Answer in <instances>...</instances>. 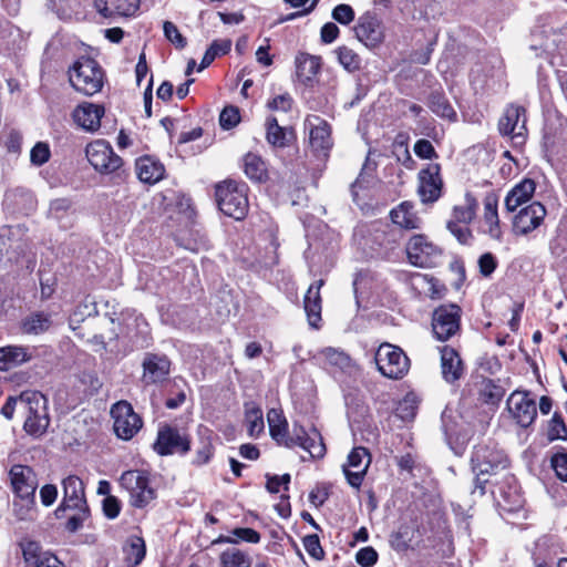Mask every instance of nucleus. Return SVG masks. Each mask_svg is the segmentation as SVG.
Masks as SVG:
<instances>
[{
	"mask_svg": "<svg viewBox=\"0 0 567 567\" xmlns=\"http://www.w3.org/2000/svg\"><path fill=\"white\" fill-rule=\"evenodd\" d=\"M470 463L474 475L472 494L483 496L495 481L493 478L507 470L509 462L504 451L495 443L483 442L474 446Z\"/></svg>",
	"mask_w": 567,
	"mask_h": 567,
	"instance_id": "obj_1",
	"label": "nucleus"
},
{
	"mask_svg": "<svg viewBox=\"0 0 567 567\" xmlns=\"http://www.w3.org/2000/svg\"><path fill=\"white\" fill-rule=\"evenodd\" d=\"M216 202L220 212L236 220L246 217L249 208L247 186L235 181H225L216 186Z\"/></svg>",
	"mask_w": 567,
	"mask_h": 567,
	"instance_id": "obj_2",
	"label": "nucleus"
},
{
	"mask_svg": "<svg viewBox=\"0 0 567 567\" xmlns=\"http://www.w3.org/2000/svg\"><path fill=\"white\" fill-rule=\"evenodd\" d=\"M71 85L85 95L100 92L104 83V72L91 58L79 59L69 71Z\"/></svg>",
	"mask_w": 567,
	"mask_h": 567,
	"instance_id": "obj_3",
	"label": "nucleus"
},
{
	"mask_svg": "<svg viewBox=\"0 0 567 567\" xmlns=\"http://www.w3.org/2000/svg\"><path fill=\"white\" fill-rule=\"evenodd\" d=\"M120 484L130 494V504L135 508H144L153 502L157 494L152 487L150 476L144 471L131 470L120 477Z\"/></svg>",
	"mask_w": 567,
	"mask_h": 567,
	"instance_id": "obj_4",
	"label": "nucleus"
},
{
	"mask_svg": "<svg viewBox=\"0 0 567 567\" xmlns=\"http://www.w3.org/2000/svg\"><path fill=\"white\" fill-rule=\"evenodd\" d=\"M375 363L382 375L401 379L410 369V360L403 350L390 343L381 344L375 352Z\"/></svg>",
	"mask_w": 567,
	"mask_h": 567,
	"instance_id": "obj_5",
	"label": "nucleus"
},
{
	"mask_svg": "<svg viewBox=\"0 0 567 567\" xmlns=\"http://www.w3.org/2000/svg\"><path fill=\"white\" fill-rule=\"evenodd\" d=\"M406 255L411 265L420 268H432L440 265L442 249L424 235H414L406 244Z\"/></svg>",
	"mask_w": 567,
	"mask_h": 567,
	"instance_id": "obj_6",
	"label": "nucleus"
},
{
	"mask_svg": "<svg viewBox=\"0 0 567 567\" xmlns=\"http://www.w3.org/2000/svg\"><path fill=\"white\" fill-rule=\"evenodd\" d=\"M85 155L93 168L101 174L116 173L123 166V159L104 140L90 143L85 148Z\"/></svg>",
	"mask_w": 567,
	"mask_h": 567,
	"instance_id": "obj_7",
	"label": "nucleus"
},
{
	"mask_svg": "<svg viewBox=\"0 0 567 567\" xmlns=\"http://www.w3.org/2000/svg\"><path fill=\"white\" fill-rule=\"evenodd\" d=\"M462 309L455 303L437 307L432 316V330L435 338L446 341L460 331Z\"/></svg>",
	"mask_w": 567,
	"mask_h": 567,
	"instance_id": "obj_8",
	"label": "nucleus"
},
{
	"mask_svg": "<svg viewBox=\"0 0 567 567\" xmlns=\"http://www.w3.org/2000/svg\"><path fill=\"white\" fill-rule=\"evenodd\" d=\"M111 415L114 420V432L122 440H131L142 429L141 416L126 401L115 403L111 409Z\"/></svg>",
	"mask_w": 567,
	"mask_h": 567,
	"instance_id": "obj_9",
	"label": "nucleus"
},
{
	"mask_svg": "<svg viewBox=\"0 0 567 567\" xmlns=\"http://www.w3.org/2000/svg\"><path fill=\"white\" fill-rule=\"evenodd\" d=\"M154 450L159 455L186 454L190 450V441L178 429L165 425L158 430Z\"/></svg>",
	"mask_w": 567,
	"mask_h": 567,
	"instance_id": "obj_10",
	"label": "nucleus"
},
{
	"mask_svg": "<svg viewBox=\"0 0 567 567\" xmlns=\"http://www.w3.org/2000/svg\"><path fill=\"white\" fill-rule=\"evenodd\" d=\"M300 446L310 454L312 458H321L326 454L323 439L317 429L307 432L303 426L293 424L291 439L288 440L286 447Z\"/></svg>",
	"mask_w": 567,
	"mask_h": 567,
	"instance_id": "obj_11",
	"label": "nucleus"
},
{
	"mask_svg": "<svg viewBox=\"0 0 567 567\" xmlns=\"http://www.w3.org/2000/svg\"><path fill=\"white\" fill-rule=\"evenodd\" d=\"M357 39L369 48L378 47L384 39L381 20L373 12L361 14L353 28Z\"/></svg>",
	"mask_w": 567,
	"mask_h": 567,
	"instance_id": "obj_12",
	"label": "nucleus"
},
{
	"mask_svg": "<svg viewBox=\"0 0 567 567\" xmlns=\"http://www.w3.org/2000/svg\"><path fill=\"white\" fill-rule=\"evenodd\" d=\"M440 171L439 164H427L420 171L417 193L422 203H434L440 198L443 187Z\"/></svg>",
	"mask_w": 567,
	"mask_h": 567,
	"instance_id": "obj_13",
	"label": "nucleus"
},
{
	"mask_svg": "<svg viewBox=\"0 0 567 567\" xmlns=\"http://www.w3.org/2000/svg\"><path fill=\"white\" fill-rule=\"evenodd\" d=\"M370 454L365 447H354L349 456L348 464L342 466L344 476L350 486L359 488L370 465Z\"/></svg>",
	"mask_w": 567,
	"mask_h": 567,
	"instance_id": "obj_14",
	"label": "nucleus"
},
{
	"mask_svg": "<svg viewBox=\"0 0 567 567\" xmlns=\"http://www.w3.org/2000/svg\"><path fill=\"white\" fill-rule=\"evenodd\" d=\"M547 210L539 202H533L522 208L513 220V229L517 235H527L538 228L546 217Z\"/></svg>",
	"mask_w": 567,
	"mask_h": 567,
	"instance_id": "obj_15",
	"label": "nucleus"
},
{
	"mask_svg": "<svg viewBox=\"0 0 567 567\" xmlns=\"http://www.w3.org/2000/svg\"><path fill=\"white\" fill-rule=\"evenodd\" d=\"M37 400L31 409V413L24 419L23 430L27 434L39 439L45 434L50 425L48 413V399L40 392L35 395Z\"/></svg>",
	"mask_w": 567,
	"mask_h": 567,
	"instance_id": "obj_16",
	"label": "nucleus"
},
{
	"mask_svg": "<svg viewBox=\"0 0 567 567\" xmlns=\"http://www.w3.org/2000/svg\"><path fill=\"white\" fill-rule=\"evenodd\" d=\"M309 142L312 151L318 156H327L332 147L330 125L318 116L308 117Z\"/></svg>",
	"mask_w": 567,
	"mask_h": 567,
	"instance_id": "obj_17",
	"label": "nucleus"
},
{
	"mask_svg": "<svg viewBox=\"0 0 567 567\" xmlns=\"http://www.w3.org/2000/svg\"><path fill=\"white\" fill-rule=\"evenodd\" d=\"M13 492L22 499H33L37 489V477L27 465L16 464L9 472Z\"/></svg>",
	"mask_w": 567,
	"mask_h": 567,
	"instance_id": "obj_18",
	"label": "nucleus"
},
{
	"mask_svg": "<svg viewBox=\"0 0 567 567\" xmlns=\"http://www.w3.org/2000/svg\"><path fill=\"white\" fill-rule=\"evenodd\" d=\"M507 406L513 417L522 427H528L537 415L535 401L523 392L512 393L507 401Z\"/></svg>",
	"mask_w": 567,
	"mask_h": 567,
	"instance_id": "obj_19",
	"label": "nucleus"
},
{
	"mask_svg": "<svg viewBox=\"0 0 567 567\" xmlns=\"http://www.w3.org/2000/svg\"><path fill=\"white\" fill-rule=\"evenodd\" d=\"M525 124V109L518 105H509L498 121V131L504 136L524 140Z\"/></svg>",
	"mask_w": 567,
	"mask_h": 567,
	"instance_id": "obj_20",
	"label": "nucleus"
},
{
	"mask_svg": "<svg viewBox=\"0 0 567 567\" xmlns=\"http://www.w3.org/2000/svg\"><path fill=\"white\" fill-rule=\"evenodd\" d=\"M63 501L55 513L64 512L68 508H84L86 504L84 484L76 475H69L62 481Z\"/></svg>",
	"mask_w": 567,
	"mask_h": 567,
	"instance_id": "obj_21",
	"label": "nucleus"
},
{
	"mask_svg": "<svg viewBox=\"0 0 567 567\" xmlns=\"http://www.w3.org/2000/svg\"><path fill=\"white\" fill-rule=\"evenodd\" d=\"M142 365V380L147 385L166 381L171 372V361L166 355L146 353Z\"/></svg>",
	"mask_w": 567,
	"mask_h": 567,
	"instance_id": "obj_22",
	"label": "nucleus"
},
{
	"mask_svg": "<svg viewBox=\"0 0 567 567\" xmlns=\"http://www.w3.org/2000/svg\"><path fill=\"white\" fill-rule=\"evenodd\" d=\"M104 113L103 105L84 102L74 109L72 117L84 131L96 132L101 126V118Z\"/></svg>",
	"mask_w": 567,
	"mask_h": 567,
	"instance_id": "obj_23",
	"label": "nucleus"
},
{
	"mask_svg": "<svg viewBox=\"0 0 567 567\" xmlns=\"http://www.w3.org/2000/svg\"><path fill=\"white\" fill-rule=\"evenodd\" d=\"M441 352V370L443 379L449 383L460 380L465 371L460 353L452 347L444 346Z\"/></svg>",
	"mask_w": 567,
	"mask_h": 567,
	"instance_id": "obj_24",
	"label": "nucleus"
},
{
	"mask_svg": "<svg viewBox=\"0 0 567 567\" xmlns=\"http://www.w3.org/2000/svg\"><path fill=\"white\" fill-rule=\"evenodd\" d=\"M312 360L318 365L336 368L340 371H347L352 367L350 355L339 348H322L312 355Z\"/></svg>",
	"mask_w": 567,
	"mask_h": 567,
	"instance_id": "obj_25",
	"label": "nucleus"
},
{
	"mask_svg": "<svg viewBox=\"0 0 567 567\" xmlns=\"http://www.w3.org/2000/svg\"><path fill=\"white\" fill-rule=\"evenodd\" d=\"M22 555L31 567H62L61 561L51 553L43 551L37 542L25 543L22 546Z\"/></svg>",
	"mask_w": 567,
	"mask_h": 567,
	"instance_id": "obj_26",
	"label": "nucleus"
},
{
	"mask_svg": "<svg viewBox=\"0 0 567 567\" xmlns=\"http://www.w3.org/2000/svg\"><path fill=\"white\" fill-rule=\"evenodd\" d=\"M95 8L105 18L131 17L140 7V0H95Z\"/></svg>",
	"mask_w": 567,
	"mask_h": 567,
	"instance_id": "obj_27",
	"label": "nucleus"
},
{
	"mask_svg": "<svg viewBox=\"0 0 567 567\" xmlns=\"http://www.w3.org/2000/svg\"><path fill=\"white\" fill-rule=\"evenodd\" d=\"M296 76L303 84H310L321 69V58L300 52L296 55Z\"/></svg>",
	"mask_w": 567,
	"mask_h": 567,
	"instance_id": "obj_28",
	"label": "nucleus"
},
{
	"mask_svg": "<svg viewBox=\"0 0 567 567\" xmlns=\"http://www.w3.org/2000/svg\"><path fill=\"white\" fill-rule=\"evenodd\" d=\"M536 184L530 178H525L516 184L505 197V207L508 212H515L520 205L527 203L534 195Z\"/></svg>",
	"mask_w": 567,
	"mask_h": 567,
	"instance_id": "obj_29",
	"label": "nucleus"
},
{
	"mask_svg": "<svg viewBox=\"0 0 567 567\" xmlns=\"http://www.w3.org/2000/svg\"><path fill=\"white\" fill-rule=\"evenodd\" d=\"M491 486L497 487L498 494L503 498L504 503L508 505L511 511L522 506L523 497L514 475L506 473L503 483L495 480L489 487Z\"/></svg>",
	"mask_w": 567,
	"mask_h": 567,
	"instance_id": "obj_30",
	"label": "nucleus"
},
{
	"mask_svg": "<svg viewBox=\"0 0 567 567\" xmlns=\"http://www.w3.org/2000/svg\"><path fill=\"white\" fill-rule=\"evenodd\" d=\"M32 352L28 347L7 346L0 348V371H8L32 359Z\"/></svg>",
	"mask_w": 567,
	"mask_h": 567,
	"instance_id": "obj_31",
	"label": "nucleus"
},
{
	"mask_svg": "<svg viewBox=\"0 0 567 567\" xmlns=\"http://www.w3.org/2000/svg\"><path fill=\"white\" fill-rule=\"evenodd\" d=\"M323 286V280H318L312 284L303 300L305 311L308 317L309 324L318 328V322L321 320V296L320 289Z\"/></svg>",
	"mask_w": 567,
	"mask_h": 567,
	"instance_id": "obj_32",
	"label": "nucleus"
},
{
	"mask_svg": "<svg viewBox=\"0 0 567 567\" xmlns=\"http://www.w3.org/2000/svg\"><path fill=\"white\" fill-rule=\"evenodd\" d=\"M484 214L483 219L487 226L486 233L494 239H499L502 236L498 218V197L495 193H487L483 200Z\"/></svg>",
	"mask_w": 567,
	"mask_h": 567,
	"instance_id": "obj_33",
	"label": "nucleus"
},
{
	"mask_svg": "<svg viewBox=\"0 0 567 567\" xmlns=\"http://www.w3.org/2000/svg\"><path fill=\"white\" fill-rule=\"evenodd\" d=\"M136 172L140 181L155 184L164 177L165 167L153 157L144 156L136 161Z\"/></svg>",
	"mask_w": 567,
	"mask_h": 567,
	"instance_id": "obj_34",
	"label": "nucleus"
},
{
	"mask_svg": "<svg viewBox=\"0 0 567 567\" xmlns=\"http://www.w3.org/2000/svg\"><path fill=\"white\" fill-rule=\"evenodd\" d=\"M390 216L393 224L404 229H416L421 224V219L413 210V205L409 202H403L392 209Z\"/></svg>",
	"mask_w": 567,
	"mask_h": 567,
	"instance_id": "obj_35",
	"label": "nucleus"
},
{
	"mask_svg": "<svg viewBox=\"0 0 567 567\" xmlns=\"http://www.w3.org/2000/svg\"><path fill=\"white\" fill-rule=\"evenodd\" d=\"M267 420L271 437L278 444L287 446L288 440L291 439V432H288L287 430V420L282 416V414L279 411L275 409H271L268 412Z\"/></svg>",
	"mask_w": 567,
	"mask_h": 567,
	"instance_id": "obj_36",
	"label": "nucleus"
},
{
	"mask_svg": "<svg viewBox=\"0 0 567 567\" xmlns=\"http://www.w3.org/2000/svg\"><path fill=\"white\" fill-rule=\"evenodd\" d=\"M52 324L51 316L41 311L33 312L25 317L21 323V329L27 334H40L50 329Z\"/></svg>",
	"mask_w": 567,
	"mask_h": 567,
	"instance_id": "obj_37",
	"label": "nucleus"
},
{
	"mask_svg": "<svg viewBox=\"0 0 567 567\" xmlns=\"http://www.w3.org/2000/svg\"><path fill=\"white\" fill-rule=\"evenodd\" d=\"M427 106L433 113L443 118L454 120L456 116L453 106L442 92H432L427 99Z\"/></svg>",
	"mask_w": 567,
	"mask_h": 567,
	"instance_id": "obj_38",
	"label": "nucleus"
},
{
	"mask_svg": "<svg viewBox=\"0 0 567 567\" xmlns=\"http://www.w3.org/2000/svg\"><path fill=\"white\" fill-rule=\"evenodd\" d=\"M244 172L248 178L258 183L267 177L266 164L258 155L251 153L244 157Z\"/></svg>",
	"mask_w": 567,
	"mask_h": 567,
	"instance_id": "obj_39",
	"label": "nucleus"
},
{
	"mask_svg": "<svg viewBox=\"0 0 567 567\" xmlns=\"http://www.w3.org/2000/svg\"><path fill=\"white\" fill-rule=\"evenodd\" d=\"M221 567H250L251 557L248 553L237 548L229 547L219 556Z\"/></svg>",
	"mask_w": 567,
	"mask_h": 567,
	"instance_id": "obj_40",
	"label": "nucleus"
},
{
	"mask_svg": "<svg viewBox=\"0 0 567 567\" xmlns=\"http://www.w3.org/2000/svg\"><path fill=\"white\" fill-rule=\"evenodd\" d=\"M477 200L471 193H466L464 204L455 206L453 209V221L470 224L476 216Z\"/></svg>",
	"mask_w": 567,
	"mask_h": 567,
	"instance_id": "obj_41",
	"label": "nucleus"
},
{
	"mask_svg": "<svg viewBox=\"0 0 567 567\" xmlns=\"http://www.w3.org/2000/svg\"><path fill=\"white\" fill-rule=\"evenodd\" d=\"M123 549L126 561L132 566L140 565L145 557V543L141 537H130Z\"/></svg>",
	"mask_w": 567,
	"mask_h": 567,
	"instance_id": "obj_42",
	"label": "nucleus"
},
{
	"mask_svg": "<svg viewBox=\"0 0 567 567\" xmlns=\"http://www.w3.org/2000/svg\"><path fill=\"white\" fill-rule=\"evenodd\" d=\"M266 138L269 144L276 147L288 145L287 130L278 124L276 117H268L266 122Z\"/></svg>",
	"mask_w": 567,
	"mask_h": 567,
	"instance_id": "obj_43",
	"label": "nucleus"
},
{
	"mask_svg": "<svg viewBox=\"0 0 567 567\" xmlns=\"http://www.w3.org/2000/svg\"><path fill=\"white\" fill-rule=\"evenodd\" d=\"M245 419L248 424L250 436H257L264 431L262 411L254 403L246 404Z\"/></svg>",
	"mask_w": 567,
	"mask_h": 567,
	"instance_id": "obj_44",
	"label": "nucleus"
},
{
	"mask_svg": "<svg viewBox=\"0 0 567 567\" xmlns=\"http://www.w3.org/2000/svg\"><path fill=\"white\" fill-rule=\"evenodd\" d=\"M233 535L230 536H220L214 543H228V544H237L238 540H244L251 544H257L260 540V535L257 530L248 527H239L233 530Z\"/></svg>",
	"mask_w": 567,
	"mask_h": 567,
	"instance_id": "obj_45",
	"label": "nucleus"
},
{
	"mask_svg": "<svg viewBox=\"0 0 567 567\" xmlns=\"http://www.w3.org/2000/svg\"><path fill=\"white\" fill-rule=\"evenodd\" d=\"M377 169V163L371 161L369 157L365 158V162L361 168V172L357 179L351 184V193L353 197L357 196V189H361L367 187L373 178V173Z\"/></svg>",
	"mask_w": 567,
	"mask_h": 567,
	"instance_id": "obj_46",
	"label": "nucleus"
},
{
	"mask_svg": "<svg viewBox=\"0 0 567 567\" xmlns=\"http://www.w3.org/2000/svg\"><path fill=\"white\" fill-rule=\"evenodd\" d=\"M340 64L348 71L353 72L360 69L361 58L350 48L342 45L336 50Z\"/></svg>",
	"mask_w": 567,
	"mask_h": 567,
	"instance_id": "obj_47",
	"label": "nucleus"
},
{
	"mask_svg": "<svg viewBox=\"0 0 567 567\" xmlns=\"http://www.w3.org/2000/svg\"><path fill=\"white\" fill-rule=\"evenodd\" d=\"M481 399L486 404H497L504 396L502 386L494 383L492 380H484L481 386Z\"/></svg>",
	"mask_w": 567,
	"mask_h": 567,
	"instance_id": "obj_48",
	"label": "nucleus"
},
{
	"mask_svg": "<svg viewBox=\"0 0 567 567\" xmlns=\"http://www.w3.org/2000/svg\"><path fill=\"white\" fill-rule=\"evenodd\" d=\"M417 401L413 394H408L399 402L395 415L402 421H412L416 414Z\"/></svg>",
	"mask_w": 567,
	"mask_h": 567,
	"instance_id": "obj_49",
	"label": "nucleus"
},
{
	"mask_svg": "<svg viewBox=\"0 0 567 567\" xmlns=\"http://www.w3.org/2000/svg\"><path fill=\"white\" fill-rule=\"evenodd\" d=\"M547 439L549 442L556 440H567V427L561 415L558 413H554L551 420L548 423Z\"/></svg>",
	"mask_w": 567,
	"mask_h": 567,
	"instance_id": "obj_50",
	"label": "nucleus"
},
{
	"mask_svg": "<svg viewBox=\"0 0 567 567\" xmlns=\"http://www.w3.org/2000/svg\"><path fill=\"white\" fill-rule=\"evenodd\" d=\"M331 17L338 23L348 25L354 21L355 12L350 4L340 3L333 8Z\"/></svg>",
	"mask_w": 567,
	"mask_h": 567,
	"instance_id": "obj_51",
	"label": "nucleus"
},
{
	"mask_svg": "<svg viewBox=\"0 0 567 567\" xmlns=\"http://www.w3.org/2000/svg\"><path fill=\"white\" fill-rule=\"evenodd\" d=\"M240 122L239 109L236 106H226L220 112L219 124L225 130L235 127Z\"/></svg>",
	"mask_w": 567,
	"mask_h": 567,
	"instance_id": "obj_52",
	"label": "nucleus"
},
{
	"mask_svg": "<svg viewBox=\"0 0 567 567\" xmlns=\"http://www.w3.org/2000/svg\"><path fill=\"white\" fill-rule=\"evenodd\" d=\"M39 391L27 390L19 394L18 413L23 415L24 419L30 414L33 404L37 400L35 395H39Z\"/></svg>",
	"mask_w": 567,
	"mask_h": 567,
	"instance_id": "obj_53",
	"label": "nucleus"
},
{
	"mask_svg": "<svg viewBox=\"0 0 567 567\" xmlns=\"http://www.w3.org/2000/svg\"><path fill=\"white\" fill-rule=\"evenodd\" d=\"M50 147L44 142H38L30 152V161L35 166H42L50 159Z\"/></svg>",
	"mask_w": 567,
	"mask_h": 567,
	"instance_id": "obj_54",
	"label": "nucleus"
},
{
	"mask_svg": "<svg viewBox=\"0 0 567 567\" xmlns=\"http://www.w3.org/2000/svg\"><path fill=\"white\" fill-rule=\"evenodd\" d=\"M163 29L165 38L169 42H172L177 49H183L186 47V39L181 34L177 27L173 22L165 21Z\"/></svg>",
	"mask_w": 567,
	"mask_h": 567,
	"instance_id": "obj_55",
	"label": "nucleus"
},
{
	"mask_svg": "<svg viewBox=\"0 0 567 567\" xmlns=\"http://www.w3.org/2000/svg\"><path fill=\"white\" fill-rule=\"evenodd\" d=\"M446 227L461 244L465 245L471 243L472 233L465 224L461 225V223L450 220Z\"/></svg>",
	"mask_w": 567,
	"mask_h": 567,
	"instance_id": "obj_56",
	"label": "nucleus"
},
{
	"mask_svg": "<svg viewBox=\"0 0 567 567\" xmlns=\"http://www.w3.org/2000/svg\"><path fill=\"white\" fill-rule=\"evenodd\" d=\"M378 553L371 547H363L355 554L357 563L362 567H372L378 561Z\"/></svg>",
	"mask_w": 567,
	"mask_h": 567,
	"instance_id": "obj_57",
	"label": "nucleus"
},
{
	"mask_svg": "<svg viewBox=\"0 0 567 567\" xmlns=\"http://www.w3.org/2000/svg\"><path fill=\"white\" fill-rule=\"evenodd\" d=\"M551 467L556 473V476L567 482V454L566 453H556L551 456L550 460Z\"/></svg>",
	"mask_w": 567,
	"mask_h": 567,
	"instance_id": "obj_58",
	"label": "nucleus"
},
{
	"mask_svg": "<svg viewBox=\"0 0 567 567\" xmlns=\"http://www.w3.org/2000/svg\"><path fill=\"white\" fill-rule=\"evenodd\" d=\"M303 546L307 553L316 559H321L324 555L319 537L316 534L306 536L303 538Z\"/></svg>",
	"mask_w": 567,
	"mask_h": 567,
	"instance_id": "obj_59",
	"label": "nucleus"
},
{
	"mask_svg": "<svg viewBox=\"0 0 567 567\" xmlns=\"http://www.w3.org/2000/svg\"><path fill=\"white\" fill-rule=\"evenodd\" d=\"M413 150H414V153L416 154V156L424 158V159H432V158L437 157V154H436L432 143L424 138L416 141Z\"/></svg>",
	"mask_w": 567,
	"mask_h": 567,
	"instance_id": "obj_60",
	"label": "nucleus"
},
{
	"mask_svg": "<svg viewBox=\"0 0 567 567\" xmlns=\"http://www.w3.org/2000/svg\"><path fill=\"white\" fill-rule=\"evenodd\" d=\"M480 272L484 277H489L497 267L496 258L491 252L483 254L478 259Z\"/></svg>",
	"mask_w": 567,
	"mask_h": 567,
	"instance_id": "obj_61",
	"label": "nucleus"
},
{
	"mask_svg": "<svg viewBox=\"0 0 567 567\" xmlns=\"http://www.w3.org/2000/svg\"><path fill=\"white\" fill-rule=\"evenodd\" d=\"M103 513L109 519H114L121 512V503L115 496H106L102 503Z\"/></svg>",
	"mask_w": 567,
	"mask_h": 567,
	"instance_id": "obj_62",
	"label": "nucleus"
},
{
	"mask_svg": "<svg viewBox=\"0 0 567 567\" xmlns=\"http://www.w3.org/2000/svg\"><path fill=\"white\" fill-rule=\"evenodd\" d=\"M292 99L288 93L275 96L268 102V107L272 111L287 112L291 109Z\"/></svg>",
	"mask_w": 567,
	"mask_h": 567,
	"instance_id": "obj_63",
	"label": "nucleus"
},
{
	"mask_svg": "<svg viewBox=\"0 0 567 567\" xmlns=\"http://www.w3.org/2000/svg\"><path fill=\"white\" fill-rule=\"evenodd\" d=\"M214 454V447L210 442H204L202 446L196 451L193 463L195 465H204L209 462Z\"/></svg>",
	"mask_w": 567,
	"mask_h": 567,
	"instance_id": "obj_64",
	"label": "nucleus"
}]
</instances>
